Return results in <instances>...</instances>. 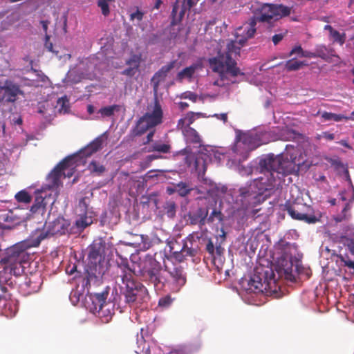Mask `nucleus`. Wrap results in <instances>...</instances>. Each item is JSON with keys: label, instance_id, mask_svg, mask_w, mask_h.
<instances>
[{"label": "nucleus", "instance_id": "nucleus-1", "mask_svg": "<svg viewBox=\"0 0 354 354\" xmlns=\"http://www.w3.org/2000/svg\"><path fill=\"white\" fill-rule=\"evenodd\" d=\"M299 153L297 148L287 145L286 152L261 159L259 165L263 176L255 181V185L259 187L260 192L254 191L252 185L241 187L239 196L243 209L249 210L257 206L260 203L263 191L272 190L281 186L284 182L283 177L295 172L296 166L302 162L297 159Z\"/></svg>", "mask_w": 354, "mask_h": 354}, {"label": "nucleus", "instance_id": "nucleus-2", "mask_svg": "<svg viewBox=\"0 0 354 354\" xmlns=\"http://www.w3.org/2000/svg\"><path fill=\"white\" fill-rule=\"evenodd\" d=\"M259 16L250 18L247 23L239 27L235 32V40L230 41L226 46V50L218 52L215 57L210 58L209 63L213 71L223 74L224 71L233 77L243 75L239 68L236 66V59L240 56L241 48L248 39L254 36L257 21L260 22H270L275 19L274 4L264 3L259 9Z\"/></svg>", "mask_w": 354, "mask_h": 354}, {"label": "nucleus", "instance_id": "nucleus-3", "mask_svg": "<svg viewBox=\"0 0 354 354\" xmlns=\"http://www.w3.org/2000/svg\"><path fill=\"white\" fill-rule=\"evenodd\" d=\"M132 270L128 265L120 266L122 273L120 275L122 284L120 289L125 298V302L131 304L142 299L147 294V288L136 281L133 273L140 276L143 281L153 285L155 288H160L166 280L162 275V266L159 261L150 255L141 260Z\"/></svg>", "mask_w": 354, "mask_h": 354}, {"label": "nucleus", "instance_id": "nucleus-4", "mask_svg": "<svg viewBox=\"0 0 354 354\" xmlns=\"http://www.w3.org/2000/svg\"><path fill=\"white\" fill-rule=\"evenodd\" d=\"M176 60L162 66L156 71L151 79V84L153 88V100L147 106V111L136 122V125L130 131L131 137H139L148 130L153 129L162 122L163 111L158 97L160 84L163 82L168 73L175 67Z\"/></svg>", "mask_w": 354, "mask_h": 354}, {"label": "nucleus", "instance_id": "nucleus-5", "mask_svg": "<svg viewBox=\"0 0 354 354\" xmlns=\"http://www.w3.org/2000/svg\"><path fill=\"white\" fill-rule=\"evenodd\" d=\"M45 238L46 234L41 232L36 238L31 236L29 239L7 248L3 257L0 259V263L5 265L3 270L0 272V281L6 274L19 276L22 272L21 264L28 257L26 250L28 248L39 246Z\"/></svg>", "mask_w": 354, "mask_h": 354}, {"label": "nucleus", "instance_id": "nucleus-6", "mask_svg": "<svg viewBox=\"0 0 354 354\" xmlns=\"http://www.w3.org/2000/svg\"><path fill=\"white\" fill-rule=\"evenodd\" d=\"M277 280L272 268H257L248 282V289L254 293L274 291Z\"/></svg>", "mask_w": 354, "mask_h": 354}, {"label": "nucleus", "instance_id": "nucleus-7", "mask_svg": "<svg viewBox=\"0 0 354 354\" xmlns=\"http://www.w3.org/2000/svg\"><path fill=\"white\" fill-rule=\"evenodd\" d=\"M104 246L102 243H93L90 246L88 254V268L86 270V278L84 279L86 286L103 273L101 263L104 259Z\"/></svg>", "mask_w": 354, "mask_h": 354}, {"label": "nucleus", "instance_id": "nucleus-8", "mask_svg": "<svg viewBox=\"0 0 354 354\" xmlns=\"http://www.w3.org/2000/svg\"><path fill=\"white\" fill-rule=\"evenodd\" d=\"M288 214L295 220L304 221L307 223H315L319 219L312 214V208L305 203H297L286 206Z\"/></svg>", "mask_w": 354, "mask_h": 354}, {"label": "nucleus", "instance_id": "nucleus-9", "mask_svg": "<svg viewBox=\"0 0 354 354\" xmlns=\"http://www.w3.org/2000/svg\"><path fill=\"white\" fill-rule=\"evenodd\" d=\"M77 158L75 155L68 156L63 159L49 174L48 180L50 183V187H57L60 184V178L62 172L67 168L73 169L76 167L75 159Z\"/></svg>", "mask_w": 354, "mask_h": 354}, {"label": "nucleus", "instance_id": "nucleus-10", "mask_svg": "<svg viewBox=\"0 0 354 354\" xmlns=\"http://www.w3.org/2000/svg\"><path fill=\"white\" fill-rule=\"evenodd\" d=\"M165 270L171 277L173 284L172 289L178 291L187 281L183 267L179 264H172L171 266H165Z\"/></svg>", "mask_w": 354, "mask_h": 354}, {"label": "nucleus", "instance_id": "nucleus-11", "mask_svg": "<svg viewBox=\"0 0 354 354\" xmlns=\"http://www.w3.org/2000/svg\"><path fill=\"white\" fill-rule=\"evenodd\" d=\"M209 207H198L189 211L185 218L189 225H198L200 227H202L207 223V216L209 214Z\"/></svg>", "mask_w": 354, "mask_h": 354}, {"label": "nucleus", "instance_id": "nucleus-12", "mask_svg": "<svg viewBox=\"0 0 354 354\" xmlns=\"http://www.w3.org/2000/svg\"><path fill=\"white\" fill-rule=\"evenodd\" d=\"M68 225L69 223L66 220H65L63 217H58L53 222L49 223L48 225V230L46 232H44L39 230H37L35 234H32V236H33L34 238H36L38 235H39V233L41 232L46 234V238L48 235H62L66 233V231L67 230Z\"/></svg>", "mask_w": 354, "mask_h": 354}, {"label": "nucleus", "instance_id": "nucleus-13", "mask_svg": "<svg viewBox=\"0 0 354 354\" xmlns=\"http://www.w3.org/2000/svg\"><path fill=\"white\" fill-rule=\"evenodd\" d=\"M1 90L3 91L2 100L7 102L14 103L17 101L18 95H24V91L20 88V86L9 80L4 82Z\"/></svg>", "mask_w": 354, "mask_h": 354}, {"label": "nucleus", "instance_id": "nucleus-14", "mask_svg": "<svg viewBox=\"0 0 354 354\" xmlns=\"http://www.w3.org/2000/svg\"><path fill=\"white\" fill-rule=\"evenodd\" d=\"M276 270L279 277H283L286 279L294 281L295 276L293 272V263L290 259L281 257L277 263Z\"/></svg>", "mask_w": 354, "mask_h": 354}, {"label": "nucleus", "instance_id": "nucleus-15", "mask_svg": "<svg viewBox=\"0 0 354 354\" xmlns=\"http://www.w3.org/2000/svg\"><path fill=\"white\" fill-rule=\"evenodd\" d=\"M257 139L252 133L241 134L236 140L234 151L238 152L239 148H243L245 151H250L257 147Z\"/></svg>", "mask_w": 354, "mask_h": 354}, {"label": "nucleus", "instance_id": "nucleus-16", "mask_svg": "<svg viewBox=\"0 0 354 354\" xmlns=\"http://www.w3.org/2000/svg\"><path fill=\"white\" fill-rule=\"evenodd\" d=\"M109 291L110 288L107 286L102 292L95 293L89 297L91 304H88V308L91 312L96 314L98 310H100L102 306L105 304L106 300H107Z\"/></svg>", "mask_w": 354, "mask_h": 354}, {"label": "nucleus", "instance_id": "nucleus-17", "mask_svg": "<svg viewBox=\"0 0 354 354\" xmlns=\"http://www.w3.org/2000/svg\"><path fill=\"white\" fill-rule=\"evenodd\" d=\"M41 280L39 276L31 275L25 279V281L21 284V289L26 295L37 292L41 287Z\"/></svg>", "mask_w": 354, "mask_h": 354}, {"label": "nucleus", "instance_id": "nucleus-18", "mask_svg": "<svg viewBox=\"0 0 354 354\" xmlns=\"http://www.w3.org/2000/svg\"><path fill=\"white\" fill-rule=\"evenodd\" d=\"M47 200V194L46 192H38L34 203L30 207L31 213L43 216L46 212Z\"/></svg>", "mask_w": 354, "mask_h": 354}, {"label": "nucleus", "instance_id": "nucleus-19", "mask_svg": "<svg viewBox=\"0 0 354 354\" xmlns=\"http://www.w3.org/2000/svg\"><path fill=\"white\" fill-rule=\"evenodd\" d=\"M182 131L183 135L187 143L201 144V139L198 132L191 127L178 128Z\"/></svg>", "mask_w": 354, "mask_h": 354}, {"label": "nucleus", "instance_id": "nucleus-20", "mask_svg": "<svg viewBox=\"0 0 354 354\" xmlns=\"http://www.w3.org/2000/svg\"><path fill=\"white\" fill-rule=\"evenodd\" d=\"M203 117V113L200 112H187L185 116L178 120L177 124V128H185L190 127L192 124L196 120V118Z\"/></svg>", "mask_w": 354, "mask_h": 354}, {"label": "nucleus", "instance_id": "nucleus-21", "mask_svg": "<svg viewBox=\"0 0 354 354\" xmlns=\"http://www.w3.org/2000/svg\"><path fill=\"white\" fill-rule=\"evenodd\" d=\"M316 58L319 57L323 60L328 62L331 57H338L335 55V50L331 48H327L324 45H318L315 48Z\"/></svg>", "mask_w": 354, "mask_h": 354}, {"label": "nucleus", "instance_id": "nucleus-22", "mask_svg": "<svg viewBox=\"0 0 354 354\" xmlns=\"http://www.w3.org/2000/svg\"><path fill=\"white\" fill-rule=\"evenodd\" d=\"M308 66V63L306 61H301L295 58L288 59L284 63V68L288 72L297 71L303 66Z\"/></svg>", "mask_w": 354, "mask_h": 354}, {"label": "nucleus", "instance_id": "nucleus-23", "mask_svg": "<svg viewBox=\"0 0 354 354\" xmlns=\"http://www.w3.org/2000/svg\"><path fill=\"white\" fill-rule=\"evenodd\" d=\"M199 65L197 64H193L191 66L183 68L182 71L178 73L176 79L178 82H183L185 78L191 79L196 71L198 69Z\"/></svg>", "mask_w": 354, "mask_h": 354}, {"label": "nucleus", "instance_id": "nucleus-24", "mask_svg": "<svg viewBox=\"0 0 354 354\" xmlns=\"http://www.w3.org/2000/svg\"><path fill=\"white\" fill-rule=\"evenodd\" d=\"M100 317H104L106 322H108L114 314L113 313V304L106 300L105 304H103L100 310L96 313Z\"/></svg>", "mask_w": 354, "mask_h": 354}, {"label": "nucleus", "instance_id": "nucleus-25", "mask_svg": "<svg viewBox=\"0 0 354 354\" xmlns=\"http://www.w3.org/2000/svg\"><path fill=\"white\" fill-rule=\"evenodd\" d=\"M170 151L171 145L169 144L162 143L159 142L152 144L147 150L148 152L157 151L162 153H170Z\"/></svg>", "mask_w": 354, "mask_h": 354}, {"label": "nucleus", "instance_id": "nucleus-26", "mask_svg": "<svg viewBox=\"0 0 354 354\" xmlns=\"http://www.w3.org/2000/svg\"><path fill=\"white\" fill-rule=\"evenodd\" d=\"M275 19L287 17L291 13V8L283 4H274Z\"/></svg>", "mask_w": 354, "mask_h": 354}, {"label": "nucleus", "instance_id": "nucleus-27", "mask_svg": "<svg viewBox=\"0 0 354 354\" xmlns=\"http://www.w3.org/2000/svg\"><path fill=\"white\" fill-rule=\"evenodd\" d=\"M322 118L324 121L333 120L335 122H339L342 120H350L353 119L352 117H346L342 114H336L326 111L322 113Z\"/></svg>", "mask_w": 354, "mask_h": 354}, {"label": "nucleus", "instance_id": "nucleus-28", "mask_svg": "<svg viewBox=\"0 0 354 354\" xmlns=\"http://www.w3.org/2000/svg\"><path fill=\"white\" fill-rule=\"evenodd\" d=\"M18 311L17 304L12 301H6L3 306V313L7 317H14Z\"/></svg>", "mask_w": 354, "mask_h": 354}, {"label": "nucleus", "instance_id": "nucleus-29", "mask_svg": "<svg viewBox=\"0 0 354 354\" xmlns=\"http://www.w3.org/2000/svg\"><path fill=\"white\" fill-rule=\"evenodd\" d=\"M217 221L221 223L224 221V215L217 207H214L209 216H207V223H212Z\"/></svg>", "mask_w": 354, "mask_h": 354}, {"label": "nucleus", "instance_id": "nucleus-30", "mask_svg": "<svg viewBox=\"0 0 354 354\" xmlns=\"http://www.w3.org/2000/svg\"><path fill=\"white\" fill-rule=\"evenodd\" d=\"M337 257V261L340 262L342 266L346 267L350 271L354 272V261L351 260L348 254H339Z\"/></svg>", "mask_w": 354, "mask_h": 354}, {"label": "nucleus", "instance_id": "nucleus-31", "mask_svg": "<svg viewBox=\"0 0 354 354\" xmlns=\"http://www.w3.org/2000/svg\"><path fill=\"white\" fill-rule=\"evenodd\" d=\"M120 108V105L118 104L104 106L99 110L98 113H100L102 118L111 117L114 115L115 111H119Z\"/></svg>", "mask_w": 354, "mask_h": 354}, {"label": "nucleus", "instance_id": "nucleus-32", "mask_svg": "<svg viewBox=\"0 0 354 354\" xmlns=\"http://www.w3.org/2000/svg\"><path fill=\"white\" fill-rule=\"evenodd\" d=\"M192 190V188H190L186 183L183 182H180L174 187V191L182 197L187 196Z\"/></svg>", "mask_w": 354, "mask_h": 354}, {"label": "nucleus", "instance_id": "nucleus-33", "mask_svg": "<svg viewBox=\"0 0 354 354\" xmlns=\"http://www.w3.org/2000/svg\"><path fill=\"white\" fill-rule=\"evenodd\" d=\"M93 223V219L91 216H88L86 214L81 216L75 221V225L80 230H84Z\"/></svg>", "mask_w": 354, "mask_h": 354}, {"label": "nucleus", "instance_id": "nucleus-34", "mask_svg": "<svg viewBox=\"0 0 354 354\" xmlns=\"http://www.w3.org/2000/svg\"><path fill=\"white\" fill-rule=\"evenodd\" d=\"M88 169L91 173H95L97 176L101 175L106 170L104 166L95 160L91 162V163L88 165Z\"/></svg>", "mask_w": 354, "mask_h": 354}, {"label": "nucleus", "instance_id": "nucleus-35", "mask_svg": "<svg viewBox=\"0 0 354 354\" xmlns=\"http://www.w3.org/2000/svg\"><path fill=\"white\" fill-rule=\"evenodd\" d=\"M15 199L19 203H29L32 201V197L26 190H21L15 195Z\"/></svg>", "mask_w": 354, "mask_h": 354}, {"label": "nucleus", "instance_id": "nucleus-36", "mask_svg": "<svg viewBox=\"0 0 354 354\" xmlns=\"http://www.w3.org/2000/svg\"><path fill=\"white\" fill-rule=\"evenodd\" d=\"M140 62L141 55L133 54L130 57L129 59L126 61V64L129 66H132L133 68L138 70Z\"/></svg>", "mask_w": 354, "mask_h": 354}, {"label": "nucleus", "instance_id": "nucleus-37", "mask_svg": "<svg viewBox=\"0 0 354 354\" xmlns=\"http://www.w3.org/2000/svg\"><path fill=\"white\" fill-rule=\"evenodd\" d=\"M195 5L194 0H183L181 10L179 13V19L181 20L187 11Z\"/></svg>", "mask_w": 354, "mask_h": 354}, {"label": "nucleus", "instance_id": "nucleus-38", "mask_svg": "<svg viewBox=\"0 0 354 354\" xmlns=\"http://www.w3.org/2000/svg\"><path fill=\"white\" fill-rule=\"evenodd\" d=\"M95 151H93V149H91L88 145L86 146L84 149L80 150L77 153L75 154L77 156V158L75 159V165H77V162L79 158H87L93 155Z\"/></svg>", "mask_w": 354, "mask_h": 354}, {"label": "nucleus", "instance_id": "nucleus-39", "mask_svg": "<svg viewBox=\"0 0 354 354\" xmlns=\"http://www.w3.org/2000/svg\"><path fill=\"white\" fill-rule=\"evenodd\" d=\"M95 151H93V149H91L88 145L86 146L84 149L80 150L77 153L75 154L77 156V158L75 159V165H77V162L79 158H87L93 155Z\"/></svg>", "mask_w": 354, "mask_h": 354}, {"label": "nucleus", "instance_id": "nucleus-40", "mask_svg": "<svg viewBox=\"0 0 354 354\" xmlns=\"http://www.w3.org/2000/svg\"><path fill=\"white\" fill-rule=\"evenodd\" d=\"M164 209L168 217L172 218L176 214V205L174 201L166 203Z\"/></svg>", "mask_w": 354, "mask_h": 354}, {"label": "nucleus", "instance_id": "nucleus-41", "mask_svg": "<svg viewBox=\"0 0 354 354\" xmlns=\"http://www.w3.org/2000/svg\"><path fill=\"white\" fill-rule=\"evenodd\" d=\"M111 0H98L97 6L101 8L102 13L104 16H108L110 13L109 2Z\"/></svg>", "mask_w": 354, "mask_h": 354}, {"label": "nucleus", "instance_id": "nucleus-42", "mask_svg": "<svg viewBox=\"0 0 354 354\" xmlns=\"http://www.w3.org/2000/svg\"><path fill=\"white\" fill-rule=\"evenodd\" d=\"M103 143V138L102 136H99L96 138L94 140H93L88 145V147L93 149V151L97 152L102 148V145Z\"/></svg>", "mask_w": 354, "mask_h": 354}, {"label": "nucleus", "instance_id": "nucleus-43", "mask_svg": "<svg viewBox=\"0 0 354 354\" xmlns=\"http://www.w3.org/2000/svg\"><path fill=\"white\" fill-rule=\"evenodd\" d=\"M195 169L198 173L205 172L206 170V165L205 160L201 157H197L194 160Z\"/></svg>", "mask_w": 354, "mask_h": 354}, {"label": "nucleus", "instance_id": "nucleus-44", "mask_svg": "<svg viewBox=\"0 0 354 354\" xmlns=\"http://www.w3.org/2000/svg\"><path fill=\"white\" fill-rule=\"evenodd\" d=\"M174 299L169 295L160 298L158 306L162 308H168L173 302Z\"/></svg>", "mask_w": 354, "mask_h": 354}, {"label": "nucleus", "instance_id": "nucleus-45", "mask_svg": "<svg viewBox=\"0 0 354 354\" xmlns=\"http://www.w3.org/2000/svg\"><path fill=\"white\" fill-rule=\"evenodd\" d=\"M171 252L173 253L174 257L179 262L183 261L186 257L185 255V253L183 252L182 250L180 249V251L174 250V248L173 245L170 246Z\"/></svg>", "mask_w": 354, "mask_h": 354}, {"label": "nucleus", "instance_id": "nucleus-46", "mask_svg": "<svg viewBox=\"0 0 354 354\" xmlns=\"http://www.w3.org/2000/svg\"><path fill=\"white\" fill-rule=\"evenodd\" d=\"M330 36L333 38L334 41L338 42L340 45H342L345 42V35L340 34L337 30L333 31Z\"/></svg>", "mask_w": 354, "mask_h": 354}, {"label": "nucleus", "instance_id": "nucleus-47", "mask_svg": "<svg viewBox=\"0 0 354 354\" xmlns=\"http://www.w3.org/2000/svg\"><path fill=\"white\" fill-rule=\"evenodd\" d=\"M181 250L185 253V257H194L196 254V250L189 248L186 243L183 244Z\"/></svg>", "mask_w": 354, "mask_h": 354}, {"label": "nucleus", "instance_id": "nucleus-48", "mask_svg": "<svg viewBox=\"0 0 354 354\" xmlns=\"http://www.w3.org/2000/svg\"><path fill=\"white\" fill-rule=\"evenodd\" d=\"M12 215V212L10 211L8 213H5L3 212H0V228L2 227L3 223L6 221H8V218H11Z\"/></svg>", "mask_w": 354, "mask_h": 354}, {"label": "nucleus", "instance_id": "nucleus-49", "mask_svg": "<svg viewBox=\"0 0 354 354\" xmlns=\"http://www.w3.org/2000/svg\"><path fill=\"white\" fill-rule=\"evenodd\" d=\"M45 48L50 52L54 53L57 55L58 52L53 50V44L50 41V36L48 35H45Z\"/></svg>", "mask_w": 354, "mask_h": 354}, {"label": "nucleus", "instance_id": "nucleus-50", "mask_svg": "<svg viewBox=\"0 0 354 354\" xmlns=\"http://www.w3.org/2000/svg\"><path fill=\"white\" fill-rule=\"evenodd\" d=\"M304 50L301 46H296L292 48L290 53L288 55V57H291L295 54L298 55L299 57H301V55L303 54Z\"/></svg>", "mask_w": 354, "mask_h": 354}, {"label": "nucleus", "instance_id": "nucleus-51", "mask_svg": "<svg viewBox=\"0 0 354 354\" xmlns=\"http://www.w3.org/2000/svg\"><path fill=\"white\" fill-rule=\"evenodd\" d=\"M138 71V70L133 68L132 66H129L124 71H122L121 73L124 75L131 77L136 73Z\"/></svg>", "mask_w": 354, "mask_h": 354}, {"label": "nucleus", "instance_id": "nucleus-52", "mask_svg": "<svg viewBox=\"0 0 354 354\" xmlns=\"http://www.w3.org/2000/svg\"><path fill=\"white\" fill-rule=\"evenodd\" d=\"M182 97L185 99H189L193 102H196L197 100V95L193 92H185L183 94Z\"/></svg>", "mask_w": 354, "mask_h": 354}, {"label": "nucleus", "instance_id": "nucleus-53", "mask_svg": "<svg viewBox=\"0 0 354 354\" xmlns=\"http://www.w3.org/2000/svg\"><path fill=\"white\" fill-rule=\"evenodd\" d=\"M131 18L132 19H137L138 21H141L143 18V13L138 10L131 15Z\"/></svg>", "mask_w": 354, "mask_h": 354}, {"label": "nucleus", "instance_id": "nucleus-54", "mask_svg": "<svg viewBox=\"0 0 354 354\" xmlns=\"http://www.w3.org/2000/svg\"><path fill=\"white\" fill-rule=\"evenodd\" d=\"M347 246L351 254L354 255V236L348 239Z\"/></svg>", "mask_w": 354, "mask_h": 354}, {"label": "nucleus", "instance_id": "nucleus-55", "mask_svg": "<svg viewBox=\"0 0 354 354\" xmlns=\"http://www.w3.org/2000/svg\"><path fill=\"white\" fill-rule=\"evenodd\" d=\"M154 133H155L154 129L149 132V133L147 134V136L146 137V140L144 142V145H147V144H149L151 142H152Z\"/></svg>", "mask_w": 354, "mask_h": 354}, {"label": "nucleus", "instance_id": "nucleus-56", "mask_svg": "<svg viewBox=\"0 0 354 354\" xmlns=\"http://www.w3.org/2000/svg\"><path fill=\"white\" fill-rule=\"evenodd\" d=\"M283 36L281 34H276L272 37V42L274 45L278 44L283 39Z\"/></svg>", "mask_w": 354, "mask_h": 354}, {"label": "nucleus", "instance_id": "nucleus-57", "mask_svg": "<svg viewBox=\"0 0 354 354\" xmlns=\"http://www.w3.org/2000/svg\"><path fill=\"white\" fill-rule=\"evenodd\" d=\"M301 57L316 58L315 51L311 52L304 50L303 54L301 55Z\"/></svg>", "mask_w": 354, "mask_h": 354}, {"label": "nucleus", "instance_id": "nucleus-58", "mask_svg": "<svg viewBox=\"0 0 354 354\" xmlns=\"http://www.w3.org/2000/svg\"><path fill=\"white\" fill-rule=\"evenodd\" d=\"M206 250L208 253L210 254H213L214 252V245L212 243V241H209L207 244L206 245Z\"/></svg>", "mask_w": 354, "mask_h": 354}, {"label": "nucleus", "instance_id": "nucleus-59", "mask_svg": "<svg viewBox=\"0 0 354 354\" xmlns=\"http://www.w3.org/2000/svg\"><path fill=\"white\" fill-rule=\"evenodd\" d=\"M76 271H77V266L75 264L73 266H68L66 269V273L68 274L69 275L74 274Z\"/></svg>", "mask_w": 354, "mask_h": 354}, {"label": "nucleus", "instance_id": "nucleus-60", "mask_svg": "<svg viewBox=\"0 0 354 354\" xmlns=\"http://www.w3.org/2000/svg\"><path fill=\"white\" fill-rule=\"evenodd\" d=\"M214 116L216 117L218 120H223V122H226L227 121V113L214 114Z\"/></svg>", "mask_w": 354, "mask_h": 354}, {"label": "nucleus", "instance_id": "nucleus-61", "mask_svg": "<svg viewBox=\"0 0 354 354\" xmlns=\"http://www.w3.org/2000/svg\"><path fill=\"white\" fill-rule=\"evenodd\" d=\"M284 133H286L288 136L286 137L287 139L293 138H295V136L296 135L295 131L292 129H286L284 131Z\"/></svg>", "mask_w": 354, "mask_h": 354}, {"label": "nucleus", "instance_id": "nucleus-62", "mask_svg": "<svg viewBox=\"0 0 354 354\" xmlns=\"http://www.w3.org/2000/svg\"><path fill=\"white\" fill-rule=\"evenodd\" d=\"M0 290L2 292V294H0V301H1L2 299H6L5 293L7 292V288L6 286H2L0 284Z\"/></svg>", "mask_w": 354, "mask_h": 354}, {"label": "nucleus", "instance_id": "nucleus-63", "mask_svg": "<svg viewBox=\"0 0 354 354\" xmlns=\"http://www.w3.org/2000/svg\"><path fill=\"white\" fill-rule=\"evenodd\" d=\"M161 156L156 155V154H151L147 156V160L151 162L153 160H156L158 158H161Z\"/></svg>", "mask_w": 354, "mask_h": 354}, {"label": "nucleus", "instance_id": "nucleus-64", "mask_svg": "<svg viewBox=\"0 0 354 354\" xmlns=\"http://www.w3.org/2000/svg\"><path fill=\"white\" fill-rule=\"evenodd\" d=\"M178 6L177 4V3H176L174 6H173V8H172V11H171V16L174 19L177 15V12H178Z\"/></svg>", "mask_w": 354, "mask_h": 354}]
</instances>
